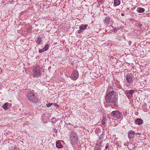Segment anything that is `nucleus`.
<instances>
[{
	"mask_svg": "<svg viewBox=\"0 0 150 150\" xmlns=\"http://www.w3.org/2000/svg\"><path fill=\"white\" fill-rule=\"evenodd\" d=\"M120 0H114V5L115 7L120 5Z\"/></svg>",
	"mask_w": 150,
	"mask_h": 150,
	"instance_id": "obj_10",
	"label": "nucleus"
},
{
	"mask_svg": "<svg viewBox=\"0 0 150 150\" xmlns=\"http://www.w3.org/2000/svg\"><path fill=\"white\" fill-rule=\"evenodd\" d=\"M136 134H138V135H140L141 134L140 133H136Z\"/></svg>",
	"mask_w": 150,
	"mask_h": 150,
	"instance_id": "obj_29",
	"label": "nucleus"
},
{
	"mask_svg": "<svg viewBox=\"0 0 150 150\" xmlns=\"http://www.w3.org/2000/svg\"><path fill=\"white\" fill-rule=\"evenodd\" d=\"M52 105V103H50L47 104V107H50Z\"/></svg>",
	"mask_w": 150,
	"mask_h": 150,
	"instance_id": "obj_22",
	"label": "nucleus"
},
{
	"mask_svg": "<svg viewBox=\"0 0 150 150\" xmlns=\"http://www.w3.org/2000/svg\"><path fill=\"white\" fill-rule=\"evenodd\" d=\"M131 145H132V146H133V144H132V143L129 144V145H128V147H129V146H131Z\"/></svg>",
	"mask_w": 150,
	"mask_h": 150,
	"instance_id": "obj_28",
	"label": "nucleus"
},
{
	"mask_svg": "<svg viewBox=\"0 0 150 150\" xmlns=\"http://www.w3.org/2000/svg\"><path fill=\"white\" fill-rule=\"evenodd\" d=\"M56 146L57 147L59 148H61L62 146L61 142L59 141L56 142Z\"/></svg>",
	"mask_w": 150,
	"mask_h": 150,
	"instance_id": "obj_15",
	"label": "nucleus"
},
{
	"mask_svg": "<svg viewBox=\"0 0 150 150\" xmlns=\"http://www.w3.org/2000/svg\"><path fill=\"white\" fill-rule=\"evenodd\" d=\"M109 147V146L108 145H106L105 146V149H107V148H108Z\"/></svg>",
	"mask_w": 150,
	"mask_h": 150,
	"instance_id": "obj_26",
	"label": "nucleus"
},
{
	"mask_svg": "<svg viewBox=\"0 0 150 150\" xmlns=\"http://www.w3.org/2000/svg\"><path fill=\"white\" fill-rule=\"evenodd\" d=\"M104 150H107V149H105Z\"/></svg>",
	"mask_w": 150,
	"mask_h": 150,
	"instance_id": "obj_34",
	"label": "nucleus"
},
{
	"mask_svg": "<svg viewBox=\"0 0 150 150\" xmlns=\"http://www.w3.org/2000/svg\"><path fill=\"white\" fill-rule=\"evenodd\" d=\"M135 123L137 125H140L143 123V120L140 119H137L134 121Z\"/></svg>",
	"mask_w": 150,
	"mask_h": 150,
	"instance_id": "obj_9",
	"label": "nucleus"
},
{
	"mask_svg": "<svg viewBox=\"0 0 150 150\" xmlns=\"http://www.w3.org/2000/svg\"><path fill=\"white\" fill-rule=\"evenodd\" d=\"M44 52V50L43 49H40L39 50V52L40 53H41V52Z\"/></svg>",
	"mask_w": 150,
	"mask_h": 150,
	"instance_id": "obj_21",
	"label": "nucleus"
},
{
	"mask_svg": "<svg viewBox=\"0 0 150 150\" xmlns=\"http://www.w3.org/2000/svg\"><path fill=\"white\" fill-rule=\"evenodd\" d=\"M117 29L115 28V29L114 30V31L115 32V31H117Z\"/></svg>",
	"mask_w": 150,
	"mask_h": 150,
	"instance_id": "obj_30",
	"label": "nucleus"
},
{
	"mask_svg": "<svg viewBox=\"0 0 150 150\" xmlns=\"http://www.w3.org/2000/svg\"><path fill=\"white\" fill-rule=\"evenodd\" d=\"M49 47V45H45V47L43 48V49L44 51H46L48 49Z\"/></svg>",
	"mask_w": 150,
	"mask_h": 150,
	"instance_id": "obj_18",
	"label": "nucleus"
},
{
	"mask_svg": "<svg viewBox=\"0 0 150 150\" xmlns=\"http://www.w3.org/2000/svg\"><path fill=\"white\" fill-rule=\"evenodd\" d=\"M54 105L55 107L58 106V105H57V104H56V103H54Z\"/></svg>",
	"mask_w": 150,
	"mask_h": 150,
	"instance_id": "obj_25",
	"label": "nucleus"
},
{
	"mask_svg": "<svg viewBox=\"0 0 150 150\" xmlns=\"http://www.w3.org/2000/svg\"><path fill=\"white\" fill-rule=\"evenodd\" d=\"M83 31L82 30L80 29L78 31V33H81Z\"/></svg>",
	"mask_w": 150,
	"mask_h": 150,
	"instance_id": "obj_23",
	"label": "nucleus"
},
{
	"mask_svg": "<svg viewBox=\"0 0 150 150\" xmlns=\"http://www.w3.org/2000/svg\"><path fill=\"white\" fill-rule=\"evenodd\" d=\"M42 69L39 66H36L34 67L33 73L34 76L38 77L41 74Z\"/></svg>",
	"mask_w": 150,
	"mask_h": 150,
	"instance_id": "obj_3",
	"label": "nucleus"
},
{
	"mask_svg": "<svg viewBox=\"0 0 150 150\" xmlns=\"http://www.w3.org/2000/svg\"><path fill=\"white\" fill-rule=\"evenodd\" d=\"M111 114L112 116L116 118H119L120 116V113L118 110L112 111Z\"/></svg>",
	"mask_w": 150,
	"mask_h": 150,
	"instance_id": "obj_5",
	"label": "nucleus"
},
{
	"mask_svg": "<svg viewBox=\"0 0 150 150\" xmlns=\"http://www.w3.org/2000/svg\"><path fill=\"white\" fill-rule=\"evenodd\" d=\"M98 131V129H96V132L97 131Z\"/></svg>",
	"mask_w": 150,
	"mask_h": 150,
	"instance_id": "obj_32",
	"label": "nucleus"
},
{
	"mask_svg": "<svg viewBox=\"0 0 150 150\" xmlns=\"http://www.w3.org/2000/svg\"><path fill=\"white\" fill-rule=\"evenodd\" d=\"M145 11L144 8L141 7L138 8L137 9V11L138 13H142L144 12Z\"/></svg>",
	"mask_w": 150,
	"mask_h": 150,
	"instance_id": "obj_11",
	"label": "nucleus"
},
{
	"mask_svg": "<svg viewBox=\"0 0 150 150\" xmlns=\"http://www.w3.org/2000/svg\"><path fill=\"white\" fill-rule=\"evenodd\" d=\"M42 39L40 37L37 38L36 42L37 44L39 45L42 44Z\"/></svg>",
	"mask_w": 150,
	"mask_h": 150,
	"instance_id": "obj_14",
	"label": "nucleus"
},
{
	"mask_svg": "<svg viewBox=\"0 0 150 150\" xmlns=\"http://www.w3.org/2000/svg\"><path fill=\"white\" fill-rule=\"evenodd\" d=\"M126 78L128 83L130 84L132 81V77L130 75H127L126 76Z\"/></svg>",
	"mask_w": 150,
	"mask_h": 150,
	"instance_id": "obj_8",
	"label": "nucleus"
},
{
	"mask_svg": "<svg viewBox=\"0 0 150 150\" xmlns=\"http://www.w3.org/2000/svg\"><path fill=\"white\" fill-rule=\"evenodd\" d=\"M121 15L122 16H124V14L123 13H122Z\"/></svg>",
	"mask_w": 150,
	"mask_h": 150,
	"instance_id": "obj_31",
	"label": "nucleus"
},
{
	"mask_svg": "<svg viewBox=\"0 0 150 150\" xmlns=\"http://www.w3.org/2000/svg\"><path fill=\"white\" fill-rule=\"evenodd\" d=\"M9 104V103H6L3 105V108L4 110H6L7 109V108L8 106V104Z\"/></svg>",
	"mask_w": 150,
	"mask_h": 150,
	"instance_id": "obj_16",
	"label": "nucleus"
},
{
	"mask_svg": "<svg viewBox=\"0 0 150 150\" xmlns=\"http://www.w3.org/2000/svg\"><path fill=\"white\" fill-rule=\"evenodd\" d=\"M87 27V25H84V24H82L80 26L79 28L80 29L82 30H84L85 29H86Z\"/></svg>",
	"mask_w": 150,
	"mask_h": 150,
	"instance_id": "obj_13",
	"label": "nucleus"
},
{
	"mask_svg": "<svg viewBox=\"0 0 150 150\" xmlns=\"http://www.w3.org/2000/svg\"><path fill=\"white\" fill-rule=\"evenodd\" d=\"M2 72V69L0 68V74H1Z\"/></svg>",
	"mask_w": 150,
	"mask_h": 150,
	"instance_id": "obj_27",
	"label": "nucleus"
},
{
	"mask_svg": "<svg viewBox=\"0 0 150 150\" xmlns=\"http://www.w3.org/2000/svg\"><path fill=\"white\" fill-rule=\"evenodd\" d=\"M100 146L98 145H96L95 146V150H100Z\"/></svg>",
	"mask_w": 150,
	"mask_h": 150,
	"instance_id": "obj_17",
	"label": "nucleus"
},
{
	"mask_svg": "<svg viewBox=\"0 0 150 150\" xmlns=\"http://www.w3.org/2000/svg\"><path fill=\"white\" fill-rule=\"evenodd\" d=\"M133 137L134 136L132 135L128 134V137L129 139L133 138Z\"/></svg>",
	"mask_w": 150,
	"mask_h": 150,
	"instance_id": "obj_20",
	"label": "nucleus"
},
{
	"mask_svg": "<svg viewBox=\"0 0 150 150\" xmlns=\"http://www.w3.org/2000/svg\"><path fill=\"white\" fill-rule=\"evenodd\" d=\"M27 96L28 99L33 102H35L38 100L36 94H35L32 92H28L27 94Z\"/></svg>",
	"mask_w": 150,
	"mask_h": 150,
	"instance_id": "obj_2",
	"label": "nucleus"
},
{
	"mask_svg": "<svg viewBox=\"0 0 150 150\" xmlns=\"http://www.w3.org/2000/svg\"><path fill=\"white\" fill-rule=\"evenodd\" d=\"M78 139V136L76 133L73 132L71 133L70 140L72 143H76L77 142Z\"/></svg>",
	"mask_w": 150,
	"mask_h": 150,
	"instance_id": "obj_4",
	"label": "nucleus"
},
{
	"mask_svg": "<svg viewBox=\"0 0 150 150\" xmlns=\"http://www.w3.org/2000/svg\"><path fill=\"white\" fill-rule=\"evenodd\" d=\"M115 136L116 135H113L114 136Z\"/></svg>",
	"mask_w": 150,
	"mask_h": 150,
	"instance_id": "obj_33",
	"label": "nucleus"
},
{
	"mask_svg": "<svg viewBox=\"0 0 150 150\" xmlns=\"http://www.w3.org/2000/svg\"><path fill=\"white\" fill-rule=\"evenodd\" d=\"M129 134L132 135H134L135 134V133L134 131L132 130L130 131L128 133Z\"/></svg>",
	"mask_w": 150,
	"mask_h": 150,
	"instance_id": "obj_19",
	"label": "nucleus"
},
{
	"mask_svg": "<svg viewBox=\"0 0 150 150\" xmlns=\"http://www.w3.org/2000/svg\"><path fill=\"white\" fill-rule=\"evenodd\" d=\"M101 123L103 125H104L105 124V122H103V120L102 121V122Z\"/></svg>",
	"mask_w": 150,
	"mask_h": 150,
	"instance_id": "obj_24",
	"label": "nucleus"
},
{
	"mask_svg": "<svg viewBox=\"0 0 150 150\" xmlns=\"http://www.w3.org/2000/svg\"><path fill=\"white\" fill-rule=\"evenodd\" d=\"M134 92V90H126L125 92L127 96L129 98V97H131L132 96Z\"/></svg>",
	"mask_w": 150,
	"mask_h": 150,
	"instance_id": "obj_7",
	"label": "nucleus"
},
{
	"mask_svg": "<svg viewBox=\"0 0 150 150\" xmlns=\"http://www.w3.org/2000/svg\"><path fill=\"white\" fill-rule=\"evenodd\" d=\"M79 77V73L76 71H74L72 73L71 75V78L74 80H76Z\"/></svg>",
	"mask_w": 150,
	"mask_h": 150,
	"instance_id": "obj_6",
	"label": "nucleus"
},
{
	"mask_svg": "<svg viewBox=\"0 0 150 150\" xmlns=\"http://www.w3.org/2000/svg\"><path fill=\"white\" fill-rule=\"evenodd\" d=\"M117 98L116 93L112 91L108 93L105 97V102L111 105H114Z\"/></svg>",
	"mask_w": 150,
	"mask_h": 150,
	"instance_id": "obj_1",
	"label": "nucleus"
},
{
	"mask_svg": "<svg viewBox=\"0 0 150 150\" xmlns=\"http://www.w3.org/2000/svg\"><path fill=\"white\" fill-rule=\"evenodd\" d=\"M110 19L109 17H106L104 21V23L106 25H108L110 22Z\"/></svg>",
	"mask_w": 150,
	"mask_h": 150,
	"instance_id": "obj_12",
	"label": "nucleus"
}]
</instances>
